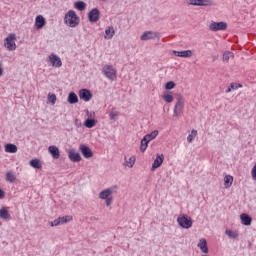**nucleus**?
<instances>
[{"label":"nucleus","mask_w":256,"mask_h":256,"mask_svg":"<svg viewBox=\"0 0 256 256\" xmlns=\"http://www.w3.org/2000/svg\"><path fill=\"white\" fill-rule=\"evenodd\" d=\"M64 22L68 27H77V25H79V16H77L74 10H70L65 15Z\"/></svg>","instance_id":"1"},{"label":"nucleus","mask_w":256,"mask_h":256,"mask_svg":"<svg viewBox=\"0 0 256 256\" xmlns=\"http://www.w3.org/2000/svg\"><path fill=\"white\" fill-rule=\"evenodd\" d=\"M102 73L107 79H110V81H115V79H117V70L111 65L103 66Z\"/></svg>","instance_id":"2"},{"label":"nucleus","mask_w":256,"mask_h":256,"mask_svg":"<svg viewBox=\"0 0 256 256\" xmlns=\"http://www.w3.org/2000/svg\"><path fill=\"white\" fill-rule=\"evenodd\" d=\"M177 223L182 229H191L193 227V220L187 215H182L177 218Z\"/></svg>","instance_id":"3"},{"label":"nucleus","mask_w":256,"mask_h":256,"mask_svg":"<svg viewBox=\"0 0 256 256\" xmlns=\"http://www.w3.org/2000/svg\"><path fill=\"white\" fill-rule=\"evenodd\" d=\"M15 39H17V36L13 33L9 34L8 37L5 38L4 46L8 51H15L17 49V44H15Z\"/></svg>","instance_id":"4"},{"label":"nucleus","mask_w":256,"mask_h":256,"mask_svg":"<svg viewBox=\"0 0 256 256\" xmlns=\"http://www.w3.org/2000/svg\"><path fill=\"white\" fill-rule=\"evenodd\" d=\"M185 107V101L183 96H179L174 106V117H181L183 115V109Z\"/></svg>","instance_id":"5"},{"label":"nucleus","mask_w":256,"mask_h":256,"mask_svg":"<svg viewBox=\"0 0 256 256\" xmlns=\"http://www.w3.org/2000/svg\"><path fill=\"white\" fill-rule=\"evenodd\" d=\"M117 189H119V187L117 185H114L110 188L104 189L99 193V199H109L111 198V195H113V193H117Z\"/></svg>","instance_id":"6"},{"label":"nucleus","mask_w":256,"mask_h":256,"mask_svg":"<svg viewBox=\"0 0 256 256\" xmlns=\"http://www.w3.org/2000/svg\"><path fill=\"white\" fill-rule=\"evenodd\" d=\"M188 5H194L195 7H213V1H211V0H189Z\"/></svg>","instance_id":"7"},{"label":"nucleus","mask_w":256,"mask_h":256,"mask_svg":"<svg viewBox=\"0 0 256 256\" xmlns=\"http://www.w3.org/2000/svg\"><path fill=\"white\" fill-rule=\"evenodd\" d=\"M210 31H225L227 29V22H212L209 25Z\"/></svg>","instance_id":"8"},{"label":"nucleus","mask_w":256,"mask_h":256,"mask_svg":"<svg viewBox=\"0 0 256 256\" xmlns=\"http://www.w3.org/2000/svg\"><path fill=\"white\" fill-rule=\"evenodd\" d=\"M99 17H101V12L97 8H93L88 12V19L90 23H97V21H99Z\"/></svg>","instance_id":"9"},{"label":"nucleus","mask_w":256,"mask_h":256,"mask_svg":"<svg viewBox=\"0 0 256 256\" xmlns=\"http://www.w3.org/2000/svg\"><path fill=\"white\" fill-rule=\"evenodd\" d=\"M79 98L82 99V101H85L86 103L89 102L90 99H93V93H91V90L89 89H81L79 90Z\"/></svg>","instance_id":"10"},{"label":"nucleus","mask_w":256,"mask_h":256,"mask_svg":"<svg viewBox=\"0 0 256 256\" xmlns=\"http://www.w3.org/2000/svg\"><path fill=\"white\" fill-rule=\"evenodd\" d=\"M68 158L72 161V163H79L81 161V154L75 150V148H71L68 150Z\"/></svg>","instance_id":"11"},{"label":"nucleus","mask_w":256,"mask_h":256,"mask_svg":"<svg viewBox=\"0 0 256 256\" xmlns=\"http://www.w3.org/2000/svg\"><path fill=\"white\" fill-rule=\"evenodd\" d=\"M79 151L85 159H91V157H93V151H91V148L85 144L79 146Z\"/></svg>","instance_id":"12"},{"label":"nucleus","mask_w":256,"mask_h":256,"mask_svg":"<svg viewBox=\"0 0 256 256\" xmlns=\"http://www.w3.org/2000/svg\"><path fill=\"white\" fill-rule=\"evenodd\" d=\"M159 37V33L155 31H146L141 36V41H149L151 39H157Z\"/></svg>","instance_id":"13"},{"label":"nucleus","mask_w":256,"mask_h":256,"mask_svg":"<svg viewBox=\"0 0 256 256\" xmlns=\"http://www.w3.org/2000/svg\"><path fill=\"white\" fill-rule=\"evenodd\" d=\"M164 160H165V156L163 154H157V157L152 164L151 171H155V169H159V166L163 165Z\"/></svg>","instance_id":"14"},{"label":"nucleus","mask_w":256,"mask_h":256,"mask_svg":"<svg viewBox=\"0 0 256 256\" xmlns=\"http://www.w3.org/2000/svg\"><path fill=\"white\" fill-rule=\"evenodd\" d=\"M173 54L176 55V57H183L184 59H189V57H193V51L191 50H184V51L173 50Z\"/></svg>","instance_id":"15"},{"label":"nucleus","mask_w":256,"mask_h":256,"mask_svg":"<svg viewBox=\"0 0 256 256\" xmlns=\"http://www.w3.org/2000/svg\"><path fill=\"white\" fill-rule=\"evenodd\" d=\"M47 21L45 20V17L42 15H38L35 19V27L36 29H43L46 25Z\"/></svg>","instance_id":"16"},{"label":"nucleus","mask_w":256,"mask_h":256,"mask_svg":"<svg viewBox=\"0 0 256 256\" xmlns=\"http://www.w3.org/2000/svg\"><path fill=\"white\" fill-rule=\"evenodd\" d=\"M50 59V63L53 67H61V65H63V62H61V58H59V56L55 55V54H51L49 56Z\"/></svg>","instance_id":"17"},{"label":"nucleus","mask_w":256,"mask_h":256,"mask_svg":"<svg viewBox=\"0 0 256 256\" xmlns=\"http://www.w3.org/2000/svg\"><path fill=\"white\" fill-rule=\"evenodd\" d=\"M240 219H241L242 225H245L246 227H249V225H251L253 221V218H251V216L245 213L240 215Z\"/></svg>","instance_id":"18"},{"label":"nucleus","mask_w":256,"mask_h":256,"mask_svg":"<svg viewBox=\"0 0 256 256\" xmlns=\"http://www.w3.org/2000/svg\"><path fill=\"white\" fill-rule=\"evenodd\" d=\"M48 151L50 155H52L53 159H59V157H61L59 148L57 146H49Z\"/></svg>","instance_id":"19"},{"label":"nucleus","mask_w":256,"mask_h":256,"mask_svg":"<svg viewBox=\"0 0 256 256\" xmlns=\"http://www.w3.org/2000/svg\"><path fill=\"white\" fill-rule=\"evenodd\" d=\"M197 247H199L202 253H209V248L207 247V240L205 238L199 240Z\"/></svg>","instance_id":"20"},{"label":"nucleus","mask_w":256,"mask_h":256,"mask_svg":"<svg viewBox=\"0 0 256 256\" xmlns=\"http://www.w3.org/2000/svg\"><path fill=\"white\" fill-rule=\"evenodd\" d=\"M0 219H3L4 221H9V219H11V214H9L7 208L2 207L0 209Z\"/></svg>","instance_id":"21"},{"label":"nucleus","mask_w":256,"mask_h":256,"mask_svg":"<svg viewBox=\"0 0 256 256\" xmlns=\"http://www.w3.org/2000/svg\"><path fill=\"white\" fill-rule=\"evenodd\" d=\"M67 101L70 105H75V103H79V97L75 92H70Z\"/></svg>","instance_id":"22"},{"label":"nucleus","mask_w":256,"mask_h":256,"mask_svg":"<svg viewBox=\"0 0 256 256\" xmlns=\"http://www.w3.org/2000/svg\"><path fill=\"white\" fill-rule=\"evenodd\" d=\"M114 35H115V28H113V26H109L105 30L104 39H113Z\"/></svg>","instance_id":"23"},{"label":"nucleus","mask_w":256,"mask_h":256,"mask_svg":"<svg viewBox=\"0 0 256 256\" xmlns=\"http://www.w3.org/2000/svg\"><path fill=\"white\" fill-rule=\"evenodd\" d=\"M6 153H17V145L8 143L4 146Z\"/></svg>","instance_id":"24"},{"label":"nucleus","mask_w":256,"mask_h":256,"mask_svg":"<svg viewBox=\"0 0 256 256\" xmlns=\"http://www.w3.org/2000/svg\"><path fill=\"white\" fill-rule=\"evenodd\" d=\"M30 167H33V169H42L43 165H41V160L35 158L30 160Z\"/></svg>","instance_id":"25"},{"label":"nucleus","mask_w":256,"mask_h":256,"mask_svg":"<svg viewBox=\"0 0 256 256\" xmlns=\"http://www.w3.org/2000/svg\"><path fill=\"white\" fill-rule=\"evenodd\" d=\"M149 143H150L149 140L143 137L140 144L141 153H145V151H147V148L149 147Z\"/></svg>","instance_id":"26"},{"label":"nucleus","mask_w":256,"mask_h":256,"mask_svg":"<svg viewBox=\"0 0 256 256\" xmlns=\"http://www.w3.org/2000/svg\"><path fill=\"white\" fill-rule=\"evenodd\" d=\"M233 185V176L231 175H226L224 177V187L226 189H229V187H231Z\"/></svg>","instance_id":"27"},{"label":"nucleus","mask_w":256,"mask_h":256,"mask_svg":"<svg viewBox=\"0 0 256 256\" xmlns=\"http://www.w3.org/2000/svg\"><path fill=\"white\" fill-rule=\"evenodd\" d=\"M84 125L87 127V129H93L95 125H97V121L93 118H88L85 120Z\"/></svg>","instance_id":"28"},{"label":"nucleus","mask_w":256,"mask_h":256,"mask_svg":"<svg viewBox=\"0 0 256 256\" xmlns=\"http://www.w3.org/2000/svg\"><path fill=\"white\" fill-rule=\"evenodd\" d=\"M136 158L135 156H131L128 160L127 157H125V166L129 167V169H133V166L135 165Z\"/></svg>","instance_id":"29"},{"label":"nucleus","mask_w":256,"mask_h":256,"mask_svg":"<svg viewBox=\"0 0 256 256\" xmlns=\"http://www.w3.org/2000/svg\"><path fill=\"white\" fill-rule=\"evenodd\" d=\"M74 7L78 11H85V9L87 8V4L83 1H77L74 3Z\"/></svg>","instance_id":"30"},{"label":"nucleus","mask_w":256,"mask_h":256,"mask_svg":"<svg viewBox=\"0 0 256 256\" xmlns=\"http://www.w3.org/2000/svg\"><path fill=\"white\" fill-rule=\"evenodd\" d=\"M157 135H159V131L158 130H154L150 134H146L144 136V138H146L148 140V142L151 143V141H153V139L157 138Z\"/></svg>","instance_id":"31"},{"label":"nucleus","mask_w":256,"mask_h":256,"mask_svg":"<svg viewBox=\"0 0 256 256\" xmlns=\"http://www.w3.org/2000/svg\"><path fill=\"white\" fill-rule=\"evenodd\" d=\"M233 57H235V55L233 54V52L227 51V52H225V53L223 54V61H224L225 63H229V60H230V59H233Z\"/></svg>","instance_id":"32"},{"label":"nucleus","mask_w":256,"mask_h":256,"mask_svg":"<svg viewBox=\"0 0 256 256\" xmlns=\"http://www.w3.org/2000/svg\"><path fill=\"white\" fill-rule=\"evenodd\" d=\"M15 174L13 172H8L6 174V181H8V183H15Z\"/></svg>","instance_id":"33"},{"label":"nucleus","mask_w":256,"mask_h":256,"mask_svg":"<svg viewBox=\"0 0 256 256\" xmlns=\"http://www.w3.org/2000/svg\"><path fill=\"white\" fill-rule=\"evenodd\" d=\"M48 101L51 103V105H55V103H57V95L49 93Z\"/></svg>","instance_id":"34"},{"label":"nucleus","mask_w":256,"mask_h":256,"mask_svg":"<svg viewBox=\"0 0 256 256\" xmlns=\"http://www.w3.org/2000/svg\"><path fill=\"white\" fill-rule=\"evenodd\" d=\"M58 219L60 221V225H63L64 223H69V221H71V219H73V217L63 216V217H59Z\"/></svg>","instance_id":"35"},{"label":"nucleus","mask_w":256,"mask_h":256,"mask_svg":"<svg viewBox=\"0 0 256 256\" xmlns=\"http://www.w3.org/2000/svg\"><path fill=\"white\" fill-rule=\"evenodd\" d=\"M195 137H197V130H192L191 134L188 135V137H187L188 143H192L193 139H195Z\"/></svg>","instance_id":"36"},{"label":"nucleus","mask_w":256,"mask_h":256,"mask_svg":"<svg viewBox=\"0 0 256 256\" xmlns=\"http://www.w3.org/2000/svg\"><path fill=\"white\" fill-rule=\"evenodd\" d=\"M226 235H228L230 239H237V237H239V234L237 232H233L231 230H226Z\"/></svg>","instance_id":"37"},{"label":"nucleus","mask_w":256,"mask_h":256,"mask_svg":"<svg viewBox=\"0 0 256 256\" xmlns=\"http://www.w3.org/2000/svg\"><path fill=\"white\" fill-rule=\"evenodd\" d=\"M163 99L166 103H173V95L164 94Z\"/></svg>","instance_id":"38"},{"label":"nucleus","mask_w":256,"mask_h":256,"mask_svg":"<svg viewBox=\"0 0 256 256\" xmlns=\"http://www.w3.org/2000/svg\"><path fill=\"white\" fill-rule=\"evenodd\" d=\"M165 89H167V90L175 89V82H173V81L167 82L165 84Z\"/></svg>","instance_id":"39"},{"label":"nucleus","mask_w":256,"mask_h":256,"mask_svg":"<svg viewBox=\"0 0 256 256\" xmlns=\"http://www.w3.org/2000/svg\"><path fill=\"white\" fill-rule=\"evenodd\" d=\"M243 87V85L241 84H237V83H231L230 84V89H232V91H237V89Z\"/></svg>","instance_id":"40"},{"label":"nucleus","mask_w":256,"mask_h":256,"mask_svg":"<svg viewBox=\"0 0 256 256\" xmlns=\"http://www.w3.org/2000/svg\"><path fill=\"white\" fill-rule=\"evenodd\" d=\"M110 119L112 120V121H115L116 119H117V115H118V113H117V111H112V112H110Z\"/></svg>","instance_id":"41"},{"label":"nucleus","mask_w":256,"mask_h":256,"mask_svg":"<svg viewBox=\"0 0 256 256\" xmlns=\"http://www.w3.org/2000/svg\"><path fill=\"white\" fill-rule=\"evenodd\" d=\"M50 225H51V227H58V225H61V222H60V220L58 218V219H55L54 221H52L50 223Z\"/></svg>","instance_id":"42"},{"label":"nucleus","mask_w":256,"mask_h":256,"mask_svg":"<svg viewBox=\"0 0 256 256\" xmlns=\"http://www.w3.org/2000/svg\"><path fill=\"white\" fill-rule=\"evenodd\" d=\"M106 207H110V205L113 203V197L106 198Z\"/></svg>","instance_id":"43"},{"label":"nucleus","mask_w":256,"mask_h":256,"mask_svg":"<svg viewBox=\"0 0 256 256\" xmlns=\"http://www.w3.org/2000/svg\"><path fill=\"white\" fill-rule=\"evenodd\" d=\"M252 179H254V181H256V163L252 168Z\"/></svg>","instance_id":"44"},{"label":"nucleus","mask_w":256,"mask_h":256,"mask_svg":"<svg viewBox=\"0 0 256 256\" xmlns=\"http://www.w3.org/2000/svg\"><path fill=\"white\" fill-rule=\"evenodd\" d=\"M5 198V192L3 191V189L0 188V199H4Z\"/></svg>","instance_id":"45"},{"label":"nucleus","mask_w":256,"mask_h":256,"mask_svg":"<svg viewBox=\"0 0 256 256\" xmlns=\"http://www.w3.org/2000/svg\"><path fill=\"white\" fill-rule=\"evenodd\" d=\"M0 77H3V66L0 63Z\"/></svg>","instance_id":"46"},{"label":"nucleus","mask_w":256,"mask_h":256,"mask_svg":"<svg viewBox=\"0 0 256 256\" xmlns=\"http://www.w3.org/2000/svg\"><path fill=\"white\" fill-rule=\"evenodd\" d=\"M217 59H219V56H213L212 57V61H217Z\"/></svg>","instance_id":"47"},{"label":"nucleus","mask_w":256,"mask_h":256,"mask_svg":"<svg viewBox=\"0 0 256 256\" xmlns=\"http://www.w3.org/2000/svg\"><path fill=\"white\" fill-rule=\"evenodd\" d=\"M232 89L231 87L229 86L227 89H226V93H231Z\"/></svg>","instance_id":"48"},{"label":"nucleus","mask_w":256,"mask_h":256,"mask_svg":"<svg viewBox=\"0 0 256 256\" xmlns=\"http://www.w3.org/2000/svg\"><path fill=\"white\" fill-rule=\"evenodd\" d=\"M0 151H1V146H0Z\"/></svg>","instance_id":"49"}]
</instances>
